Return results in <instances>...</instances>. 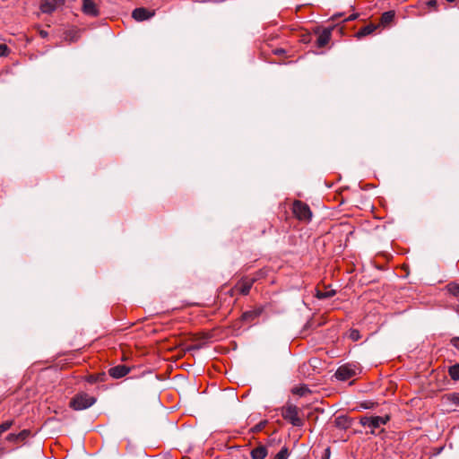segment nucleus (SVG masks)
<instances>
[{"instance_id":"aec40b11","label":"nucleus","mask_w":459,"mask_h":459,"mask_svg":"<svg viewBox=\"0 0 459 459\" xmlns=\"http://www.w3.org/2000/svg\"><path fill=\"white\" fill-rule=\"evenodd\" d=\"M335 294L334 290H327V291H317L316 297L319 299L331 298Z\"/></svg>"},{"instance_id":"6ab92c4d","label":"nucleus","mask_w":459,"mask_h":459,"mask_svg":"<svg viewBox=\"0 0 459 459\" xmlns=\"http://www.w3.org/2000/svg\"><path fill=\"white\" fill-rule=\"evenodd\" d=\"M289 450L287 447H282L274 456L273 459H288Z\"/></svg>"},{"instance_id":"ddd939ff","label":"nucleus","mask_w":459,"mask_h":459,"mask_svg":"<svg viewBox=\"0 0 459 459\" xmlns=\"http://www.w3.org/2000/svg\"><path fill=\"white\" fill-rule=\"evenodd\" d=\"M331 39V30H324L317 38V46L319 48L325 47Z\"/></svg>"},{"instance_id":"423d86ee","label":"nucleus","mask_w":459,"mask_h":459,"mask_svg":"<svg viewBox=\"0 0 459 459\" xmlns=\"http://www.w3.org/2000/svg\"><path fill=\"white\" fill-rule=\"evenodd\" d=\"M63 1L64 0H42L40 4V10L42 13H50L61 5Z\"/></svg>"},{"instance_id":"b1692460","label":"nucleus","mask_w":459,"mask_h":459,"mask_svg":"<svg viewBox=\"0 0 459 459\" xmlns=\"http://www.w3.org/2000/svg\"><path fill=\"white\" fill-rule=\"evenodd\" d=\"M9 54V48L5 44H0V56H5Z\"/></svg>"},{"instance_id":"dca6fc26","label":"nucleus","mask_w":459,"mask_h":459,"mask_svg":"<svg viewBox=\"0 0 459 459\" xmlns=\"http://www.w3.org/2000/svg\"><path fill=\"white\" fill-rule=\"evenodd\" d=\"M448 373L453 380H459V364L451 366L449 368Z\"/></svg>"},{"instance_id":"a878e982","label":"nucleus","mask_w":459,"mask_h":459,"mask_svg":"<svg viewBox=\"0 0 459 459\" xmlns=\"http://www.w3.org/2000/svg\"><path fill=\"white\" fill-rule=\"evenodd\" d=\"M451 344L456 348L457 350H459V337H454L452 340H451Z\"/></svg>"},{"instance_id":"7ed1b4c3","label":"nucleus","mask_w":459,"mask_h":459,"mask_svg":"<svg viewBox=\"0 0 459 459\" xmlns=\"http://www.w3.org/2000/svg\"><path fill=\"white\" fill-rule=\"evenodd\" d=\"M95 403V398L86 394L76 395L70 403L74 410H84L91 407Z\"/></svg>"},{"instance_id":"f257e3e1","label":"nucleus","mask_w":459,"mask_h":459,"mask_svg":"<svg viewBox=\"0 0 459 459\" xmlns=\"http://www.w3.org/2000/svg\"><path fill=\"white\" fill-rule=\"evenodd\" d=\"M390 420L388 415L385 416H364L359 419V423L365 427L370 429V433L375 434L376 429L381 426L385 425Z\"/></svg>"},{"instance_id":"1a4fd4ad","label":"nucleus","mask_w":459,"mask_h":459,"mask_svg":"<svg viewBox=\"0 0 459 459\" xmlns=\"http://www.w3.org/2000/svg\"><path fill=\"white\" fill-rule=\"evenodd\" d=\"M130 368L125 365H117L109 368L108 373L113 378H120L127 375Z\"/></svg>"},{"instance_id":"c85d7f7f","label":"nucleus","mask_w":459,"mask_h":459,"mask_svg":"<svg viewBox=\"0 0 459 459\" xmlns=\"http://www.w3.org/2000/svg\"><path fill=\"white\" fill-rule=\"evenodd\" d=\"M446 1H447V2H449V3H453V2H455V0H446Z\"/></svg>"},{"instance_id":"9b49d317","label":"nucleus","mask_w":459,"mask_h":459,"mask_svg":"<svg viewBox=\"0 0 459 459\" xmlns=\"http://www.w3.org/2000/svg\"><path fill=\"white\" fill-rule=\"evenodd\" d=\"M254 281L253 280H242L236 285V289L243 295L249 293Z\"/></svg>"},{"instance_id":"6e6552de","label":"nucleus","mask_w":459,"mask_h":459,"mask_svg":"<svg viewBox=\"0 0 459 459\" xmlns=\"http://www.w3.org/2000/svg\"><path fill=\"white\" fill-rule=\"evenodd\" d=\"M82 12L92 17L99 15V9L93 0L82 1Z\"/></svg>"},{"instance_id":"4468645a","label":"nucleus","mask_w":459,"mask_h":459,"mask_svg":"<svg viewBox=\"0 0 459 459\" xmlns=\"http://www.w3.org/2000/svg\"><path fill=\"white\" fill-rule=\"evenodd\" d=\"M376 29H377V26H375L373 24L367 25V26L361 28L357 32V37L362 38V37L368 36V35L371 34Z\"/></svg>"},{"instance_id":"5701e85b","label":"nucleus","mask_w":459,"mask_h":459,"mask_svg":"<svg viewBox=\"0 0 459 459\" xmlns=\"http://www.w3.org/2000/svg\"><path fill=\"white\" fill-rule=\"evenodd\" d=\"M350 338L353 341H358L360 338L359 332L356 329L351 330Z\"/></svg>"},{"instance_id":"39448f33","label":"nucleus","mask_w":459,"mask_h":459,"mask_svg":"<svg viewBox=\"0 0 459 459\" xmlns=\"http://www.w3.org/2000/svg\"><path fill=\"white\" fill-rule=\"evenodd\" d=\"M356 367L351 364H345L338 368L335 372V377L341 381H346L356 375Z\"/></svg>"},{"instance_id":"20e7f679","label":"nucleus","mask_w":459,"mask_h":459,"mask_svg":"<svg viewBox=\"0 0 459 459\" xmlns=\"http://www.w3.org/2000/svg\"><path fill=\"white\" fill-rule=\"evenodd\" d=\"M292 210L293 213L299 220L309 221L312 217L309 206L301 201H295Z\"/></svg>"},{"instance_id":"f3484780","label":"nucleus","mask_w":459,"mask_h":459,"mask_svg":"<svg viewBox=\"0 0 459 459\" xmlns=\"http://www.w3.org/2000/svg\"><path fill=\"white\" fill-rule=\"evenodd\" d=\"M446 288L449 293H451L452 295L456 297L459 296V283L451 282L446 286Z\"/></svg>"},{"instance_id":"f8f14e48","label":"nucleus","mask_w":459,"mask_h":459,"mask_svg":"<svg viewBox=\"0 0 459 459\" xmlns=\"http://www.w3.org/2000/svg\"><path fill=\"white\" fill-rule=\"evenodd\" d=\"M267 449L264 446L260 445L251 450L250 455L252 459H264L267 455Z\"/></svg>"},{"instance_id":"4be33fe9","label":"nucleus","mask_w":459,"mask_h":459,"mask_svg":"<svg viewBox=\"0 0 459 459\" xmlns=\"http://www.w3.org/2000/svg\"><path fill=\"white\" fill-rule=\"evenodd\" d=\"M13 424V420H6L0 424V435H2L4 432L7 431Z\"/></svg>"},{"instance_id":"412c9836","label":"nucleus","mask_w":459,"mask_h":459,"mask_svg":"<svg viewBox=\"0 0 459 459\" xmlns=\"http://www.w3.org/2000/svg\"><path fill=\"white\" fill-rule=\"evenodd\" d=\"M292 392H293V394H296L299 396H304L306 394H307L309 392V390L306 385H302L299 387H295L292 390Z\"/></svg>"},{"instance_id":"bb28decb","label":"nucleus","mask_w":459,"mask_h":459,"mask_svg":"<svg viewBox=\"0 0 459 459\" xmlns=\"http://www.w3.org/2000/svg\"><path fill=\"white\" fill-rule=\"evenodd\" d=\"M357 17H358V14H357V13H353V14H351V15L347 19V21H353V20L357 19Z\"/></svg>"},{"instance_id":"a211bd4d","label":"nucleus","mask_w":459,"mask_h":459,"mask_svg":"<svg viewBox=\"0 0 459 459\" xmlns=\"http://www.w3.org/2000/svg\"><path fill=\"white\" fill-rule=\"evenodd\" d=\"M446 400L455 407H459V394L454 393L446 396Z\"/></svg>"},{"instance_id":"2eb2a0df","label":"nucleus","mask_w":459,"mask_h":459,"mask_svg":"<svg viewBox=\"0 0 459 459\" xmlns=\"http://www.w3.org/2000/svg\"><path fill=\"white\" fill-rule=\"evenodd\" d=\"M394 18V13L393 11L385 12L382 14L381 23L383 25L389 24Z\"/></svg>"},{"instance_id":"f03ea898","label":"nucleus","mask_w":459,"mask_h":459,"mask_svg":"<svg viewBox=\"0 0 459 459\" xmlns=\"http://www.w3.org/2000/svg\"><path fill=\"white\" fill-rule=\"evenodd\" d=\"M281 415L284 420L290 422L293 426L300 427L303 425L302 420L299 417V409L295 405L290 404L282 408Z\"/></svg>"},{"instance_id":"9d476101","label":"nucleus","mask_w":459,"mask_h":459,"mask_svg":"<svg viewBox=\"0 0 459 459\" xmlns=\"http://www.w3.org/2000/svg\"><path fill=\"white\" fill-rule=\"evenodd\" d=\"M152 14L145 8H136L133 11L132 16L138 22L150 18Z\"/></svg>"},{"instance_id":"cd10ccee","label":"nucleus","mask_w":459,"mask_h":459,"mask_svg":"<svg viewBox=\"0 0 459 459\" xmlns=\"http://www.w3.org/2000/svg\"><path fill=\"white\" fill-rule=\"evenodd\" d=\"M5 453L4 449L0 447V456H2Z\"/></svg>"},{"instance_id":"393cba45","label":"nucleus","mask_w":459,"mask_h":459,"mask_svg":"<svg viewBox=\"0 0 459 459\" xmlns=\"http://www.w3.org/2000/svg\"><path fill=\"white\" fill-rule=\"evenodd\" d=\"M258 315H259L258 312L249 311V312L244 313L243 316L245 319H249V318H254V317L257 316Z\"/></svg>"},{"instance_id":"0eeeda50","label":"nucleus","mask_w":459,"mask_h":459,"mask_svg":"<svg viewBox=\"0 0 459 459\" xmlns=\"http://www.w3.org/2000/svg\"><path fill=\"white\" fill-rule=\"evenodd\" d=\"M30 435V431L23 429L18 434L11 433L6 436L5 440L11 443L19 444L24 442Z\"/></svg>"}]
</instances>
